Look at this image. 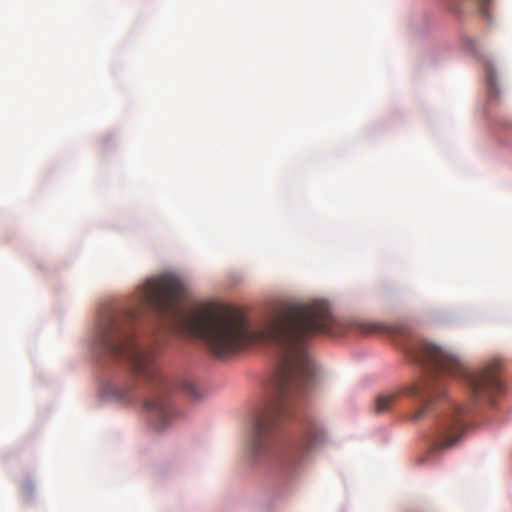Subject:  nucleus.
Listing matches in <instances>:
<instances>
[{"mask_svg":"<svg viewBox=\"0 0 512 512\" xmlns=\"http://www.w3.org/2000/svg\"><path fill=\"white\" fill-rule=\"evenodd\" d=\"M324 440L323 429L314 421H310L304 428L300 439L284 447L277 455L276 465L279 472L285 477L298 474L308 456Z\"/></svg>","mask_w":512,"mask_h":512,"instance_id":"nucleus-3","label":"nucleus"},{"mask_svg":"<svg viewBox=\"0 0 512 512\" xmlns=\"http://www.w3.org/2000/svg\"><path fill=\"white\" fill-rule=\"evenodd\" d=\"M404 349L426 373L423 380L407 390V394L415 397L420 405L411 415L413 421H420L446 397L445 385L452 378L463 379L474 397L487 399L490 404H494V398L505 391L500 379L499 360H492L483 368L470 371L458 356L433 343L413 339Z\"/></svg>","mask_w":512,"mask_h":512,"instance_id":"nucleus-2","label":"nucleus"},{"mask_svg":"<svg viewBox=\"0 0 512 512\" xmlns=\"http://www.w3.org/2000/svg\"><path fill=\"white\" fill-rule=\"evenodd\" d=\"M486 81H487L488 86L491 89L495 88V86H496L495 72L492 69V67L489 65L486 67Z\"/></svg>","mask_w":512,"mask_h":512,"instance_id":"nucleus-9","label":"nucleus"},{"mask_svg":"<svg viewBox=\"0 0 512 512\" xmlns=\"http://www.w3.org/2000/svg\"><path fill=\"white\" fill-rule=\"evenodd\" d=\"M360 330L367 334L379 333L385 330V327L378 323L365 322L360 324Z\"/></svg>","mask_w":512,"mask_h":512,"instance_id":"nucleus-7","label":"nucleus"},{"mask_svg":"<svg viewBox=\"0 0 512 512\" xmlns=\"http://www.w3.org/2000/svg\"><path fill=\"white\" fill-rule=\"evenodd\" d=\"M470 406L448 403L447 411L438 424L432 449L439 451L452 447L466 428Z\"/></svg>","mask_w":512,"mask_h":512,"instance_id":"nucleus-4","label":"nucleus"},{"mask_svg":"<svg viewBox=\"0 0 512 512\" xmlns=\"http://www.w3.org/2000/svg\"><path fill=\"white\" fill-rule=\"evenodd\" d=\"M475 2L482 16L490 21L491 15L489 12V6L491 5L492 0H475Z\"/></svg>","mask_w":512,"mask_h":512,"instance_id":"nucleus-8","label":"nucleus"},{"mask_svg":"<svg viewBox=\"0 0 512 512\" xmlns=\"http://www.w3.org/2000/svg\"><path fill=\"white\" fill-rule=\"evenodd\" d=\"M398 395L396 393H387L379 395L375 401V413L382 414L389 412L395 405Z\"/></svg>","mask_w":512,"mask_h":512,"instance_id":"nucleus-6","label":"nucleus"},{"mask_svg":"<svg viewBox=\"0 0 512 512\" xmlns=\"http://www.w3.org/2000/svg\"><path fill=\"white\" fill-rule=\"evenodd\" d=\"M135 390L134 383L124 385L109 384L107 393L117 400L130 401L133 398V391Z\"/></svg>","mask_w":512,"mask_h":512,"instance_id":"nucleus-5","label":"nucleus"},{"mask_svg":"<svg viewBox=\"0 0 512 512\" xmlns=\"http://www.w3.org/2000/svg\"><path fill=\"white\" fill-rule=\"evenodd\" d=\"M183 282L170 275L148 280L140 291L139 307L113 311L102 316L96 335L100 348L115 358L128 361L133 374L150 389L144 402L150 424L164 430L175 417L170 392L181 389L199 400L201 393L188 380L175 381L163 376L154 363L153 350L139 342L132 325L142 310L164 319L171 329L202 339L217 357L236 353L257 341L271 342L279 353V366L272 381L269 400L256 412L247 441V452L254 460L272 453L279 421L290 414L294 399L313 388L316 368L307 347L318 333L331 334L335 323L325 302L284 303L260 330L253 329L243 313L228 306L207 305L186 309Z\"/></svg>","mask_w":512,"mask_h":512,"instance_id":"nucleus-1","label":"nucleus"}]
</instances>
